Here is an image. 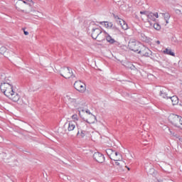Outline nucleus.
Wrapping results in <instances>:
<instances>
[{"label": "nucleus", "mask_w": 182, "mask_h": 182, "mask_svg": "<svg viewBox=\"0 0 182 182\" xmlns=\"http://www.w3.org/2000/svg\"><path fill=\"white\" fill-rule=\"evenodd\" d=\"M82 122L69 121L68 127V132H73L75 129H77V124Z\"/></svg>", "instance_id": "f3484780"}, {"label": "nucleus", "mask_w": 182, "mask_h": 182, "mask_svg": "<svg viewBox=\"0 0 182 182\" xmlns=\"http://www.w3.org/2000/svg\"><path fill=\"white\" fill-rule=\"evenodd\" d=\"M149 17V13L146 11H140L139 14H138L136 16V18H141V19L142 21H144V22H147V18Z\"/></svg>", "instance_id": "a211bd4d"}, {"label": "nucleus", "mask_w": 182, "mask_h": 182, "mask_svg": "<svg viewBox=\"0 0 182 182\" xmlns=\"http://www.w3.org/2000/svg\"><path fill=\"white\" fill-rule=\"evenodd\" d=\"M126 156H127L128 160H133V159H134V154H132V152H130L129 151H127Z\"/></svg>", "instance_id": "cd10ccee"}, {"label": "nucleus", "mask_w": 182, "mask_h": 182, "mask_svg": "<svg viewBox=\"0 0 182 182\" xmlns=\"http://www.w3.org/2000/svg\"><path fill=\"white\" fill-rule=\"evenodd\" d=\"M172 104V106H176L178 105V97L177 96L169 97L166 101V105Z\"/></svg>", "instance_id": "6ab92c4d"}, {"label": "nucleus", "mask_w": 182, "mask_h": 182, "mask_svg": "<svg viewBox=\"0 0 182 182\" xmlns=\"http://www.w3.org/2000/svg\"><path fill=\"white\" fill-rule=\"evenodd\" d=\"M168 120L173 126L175 127H178V129H181L182 130V117L176 114H171L168 116Z\"/></svg>", "instance_id": "39448f33"}, {"label": "nucleus", "mask_w": 182, "mask_h": 182, "mask_svg": "<svg viewBox=\"0 0 182 182\" xmlns=\"http://www.w3.org/2000/svg\"><path fill=\"white\" fill-rule=\"evenodd\" d=\"M128 48L130 49V50H133L134 52H139L141 49L140 43H139L137 41H129Z\"/></svg>", "instance_id": "f8f14e48"}, {"label": "nucleus", "mask_w": 182, "mask_h": 182, "mask_svg": "<svg viewBox=\"0 0 182 182\" xmlns=\"http://www.w3.org/2000/svg\"><path fill=\"white\" fill-rule=\"evenodd\" d=\"M22 30L23 31V33L26 36H28V35H29V32L25 31V28H22Z\"/></svg>", "instance_id": "72a5a7b5"}, {"label": "nucleus", "mask_w": 182, "mask_h": 182, "mask_svg": "<svg viewBox=\"0 0 182 182\" xmlns=\"http://www.w3.org/2000/svg\"><path fill=\"white\" fill-rule=\"evenodd\" d=\"M106 39H107V41L111 44L115 43V42H116V40H114V38H113L112 36H110V35H107L106 36Z\"/></svg>", "instance_id": "393cba45"}, {"label": "nucleus", "mask_w": 182, "mask_h": 182, "mask_svg": "<svg viewBox=\"0 0 182 182\" xmlns=\"http://www.w3.org/2000/svg\"><path fill=\"white\" fill-rule=\"evenodd\" d=\"M0 53L1 55H5L6 53V48L4 46L0 48Z\"/></svg>", "instance_id": "c756f323"}, {"label": "nucleus", "mask_w": 182, "mask_h": 182, "mask_svg": "<svg viewBox=\"0 0 182 182\" xmlns=\"http://www.w3.org/2000/svg\"><path fill=\"white\" fill-rule=\"evenodd\" d=\"M171 42H173V43H178V40L177 39V37L176 36H172L171 38Z\"/></svg>", "instance_id": "7c9ffc66"}, {"label": "nucleus", "mask_w": 182, "mask_h": 182, "mask_svg": "<svg viewBox=\"0 0 182 182\" xmlns=\"http://www.w3.org/2000/svg\"><path fill=\"white\" fill-rule=\"evenodd\" d=\"M92 157L97 163H105V155L100 152H95Z\"/></svg>", "instance_id": "ddd939ff"}, {"label": "nucleus", "mask_w": 182, "mask_h": 182, "mask_svg": "<svg viewBox=\"0 0 182 182\" xmlns=\"http://www.w3.org/2000/svg\"><path fill=\"white\" fill-rule=\"evenodd\" d=\"M33 1L32 0H16L15 1V9L18 12L29 15L30 14L36 18H43V14L39 10L33 9Z\"/></svg>", "instance_id": "f03ea898"}, {"label": "nucleus", "mask_w": 182, "mask_h": 182, "mask_svg": "<svg viewBox=\"0 0 182 182\" xmlns=\"http://www.w3.org/2000/svg\"><path fill=\"white\" fill-rule=\"evenodd\" d=\"M138 53L141 56H146V58L151 56V50L146 47L140 48Z\"/></svg>", "instance_id": "2eb2a0df"}, {"label": "nucleus", "mask_w": 182, "mask_h": 182, "mask_svg": "<svg viewBox=\"0 0 182 182\" xmlns=\"http://www.w3.org/2000/svg\"><path fill=\"white\" fill-rule=\"evenodd\" d=\"M105 151L107 156H109V159L114 161H117V160H121V159H123L122 154L118 151H114L112 149H106Z\"/></svg>", "instance_id": "6e6552de"}, {"label": "nucleus", "mask_w": 182, "mask_h": 182, "mask_svg": "<svg viewBox=\"0 0 182 182\" xmlns=\"http://www.w3.org/2000/svg\"><path fill=\"white\" fill-rule=\"evenodd\" d=\"M87 129V124H86V122H80V124H77V137L83 139V137L86 136Z\"/></svg>", "instance_id": "0eeeda50"}, {"label": "nucleus", "mask_w": 182, "mask_h": 182, "mask_svg": "<svg viewBox=\"0 0 182 182\" xmlns=\"http://www.w3.org/2000/svg\"><path fill=\"white\" fill-rule=\"evenodd\" d=\"M63 102L67 104L68 107L78 110L80 117L88 124H95L97 122L96 116L87 109L85 100L75 96V93L72 92L65 93L63 97Z\"/></svg>", "instance_id": "f257e3e1"}, {"label": "nucleus", "mask_w": 182, "mask_h": 182, "mask_svg": "<svg viewBox=\"0 0 182 182\" xmlns=\"http://www.w3.org/2000/svg\"><path fill=\"white\" fill-rule=\"evenodd\" d=\"M88 30L90 31L91 36L93 39H97L100 41L105 39V33L102 32L100 26L94 21L90 23Z\"/></svg>", "instance_id": "20e7f679"}, {"label": "nucleus", "mask_w": 182, "mask_h": 182, "mask_svg": "<svg viewBox=\"0 0 182 182\" xmlns=\"http://www.w3.org/2000/svg\"><path fill=\"white\" fill-rule=\"evenodd\" d=\"M149 173L153 176L154 174H156V170L153 168H150L149 170Z\"/></svg>", "instance_id": "473e14b6"}, {"label": "nucleus", "mask_w": 182, "mask_h": 182, "mask_svg": "<svg viewBox=\"0 0 182 182\" xmlns=\"http://www.w3.org/2000/svg\"><path fill=\"white\" fill-rule=\"evenodd\" d=\"M0 80H1V83H12V78L9 76H6L5 74L0 75Z\"/></svg>", "instance_id": "aec40b11"}, {"label": "nucleus", "mask_w": 182, "mask_h": 182, "mask_svg": "<svg viewBox=\"0 0 182 182\" xmlns=\"http://www.w3.org/2000/svg\"><path fill=\"white\" fill-rule=\"evenodd\" d=\"M45 68H46L47 70H49L51 73H56V72H59L58 69L59 68H56V66L54 64H52L50 63H46V65H44Z\"/></svg>", "instance_id": "dca6fc26"}, {"label": "nucleus", "mask_w": 182, "mask_h": 182, "mask_svg": "<svg viewBox=\"0 0 182 182\" xmlns=\"http://www.w3.org/2000/svg\"><path fill=\"white\" fill-rule=\"evenodd\" d=\"M160 16L164 18V20L166 21L165 26L168 23V19H170V14L168 13H161Z\"/></svg>", "instance_id": "4be33fe9"}, {"label": "nucleus", "mask_w": 182, "mask_h": 182, "mask_svg": "<svg viewBox=\"0 0 182 182\" xmlns=\"http://www.w3.org/2000/svg\"><path fill=\"white\" fill-rule=\"evenodd\" d=\"M164 53L165 55H170L171 56H175L176 55L174 54V53L171 50V49H168V48H166L164 50Z\"/></svg>", "instance_id": "b1692460"}, {"label": "nucleus", "mask_w": 182, "mask_h": 182, "mask_svg": "<svg viewBox=\"0 0 182 182\" xmlns=\"http://www.w3.org/2000/svg\"><path fill=\"white\" fill-rule=\"evenodd\" d=\"M102 23L105 26V28H107V29H110V28L113 27V23L109 21H104Z\"/></svg>", "instance_id": "a878e982"}, {"label": "nucleus", "mask_w": 182, "mask_h": 182, "mask_svg": "<svg viewBox=\"0 0 182 182\" xmlns=\"http://www.w3.org/2000/svg\"><path fill=\"white\" fill-rule=\"evenodd\" d=\"M153 25L154 29H156V31H160V29H161V27L160 26V25H159V23H154Z\"/></svg>", "instance_id": "2f4dec72"}, {"label": "nucleus", "mask_w": 182, "mask_h": 182, "mask_svg": "<svg viewBox=\"0 0 182 182\" xmlns=\"http://www.w3.org/2000/svg\"><path fill=\"white\" fill-rule=\"evenodd\" d=\"M157 45H160V41H156Z\"/></svg>", "instance_id": "4c0bfd02"}, {"label": "nucleus", "mask_w": 182, "mask_h": 182, "mask_svg": "<svg viewBox=\"0 0 182 182\" xmlns=\"http://www.w3.org/2000/svg\"><path fill=\"white\" fill-rule=\"evenodd\" d=\"M171 134H172V136H176L174 134H173V132L171 131H169Z\"/></svg>", "instance_id": "58836bf2"}, {"label": "nucleus", "mask_w": 182, "mask_h": 182, "mask_svg": "<svg viewBox=\"0 0 182 182\" xmlns=\"http://www.w3.org/2000/svg\"><path fill=\"white\" fill-rule=\"evenodd\" d=\"M155 182H163L162 180H156Z\"/></svg>", "instance_id": "e433bc0d"}, {"label": "nucleus", "mask_w": 182, "mask_h": 182, "mask_svg": "<svg viewBox=\"0 0 182 182\" xmlns=\"http://www.w3.org/2000/svg\"><path fill=\"white\" fill-rule=\"evenodd\" d=\"M124 66L128 69H130L131 70H136V67L133 65L132 63H129V62L125 63Z\"/></svg>", "instance_id": "5701e85b"}, {"label": "nucleus", "mask_w": 182, "mask_h": 182, "mask_svg": "<svg viewBox=\"0 0 182 182\" xmlns=\"http://www.w3.org/2000/svg\"><path fill=\"white\" fill-rule=\"evenodd\" d=\"M114 164L118 168V170H120L121 171H124V167L126 166V161L122 159H118L117 161H114Z\"/></svg>", "instance_id": "4468645a"}, {"label": "nucleus", "mask_w": 182, "mask_h": 182, "mask_svg": "<svg viewBox=\"0 0 182 182\" xmlns=\"http://www.w3.org/2000/svg\"><path fill=\"white\" fill-rule=\"evenodd\" d=\"M118 25H120L122 29L124 31H127L129 29V26L126 23V21L123 19H118V22L117 23Z\"/></svg>", "instance_id": "412c9836"}, {"label": "nucleus", "mask_w": 182, "mask_h": 182, "mask_svg": "<svg viewBox=\"0 0 182 182\" xmlns=\"http://www.w3.org/2000/svg\"><path fill=\"white\" fill-rule=\"evenodd\" d=\"M1 90L4 95L6 96L12 102H19L21 95L14 90L12 83H1L0 85Z\"/></svg>", "instance_id": "7ed1b4c3"}, {"label": "nucleus", "mask_w": 182, "mask_h": 182, "mask_svg": "<svg viewBox=\"0 0 182 182\" xmlns=\"http://www.w3.org/2000/svg\"><path fill=\"white\" fill-rule=\"evenodd\" d=\"M73 121L71 122H85L79 120V117H77V114H74L72 116Z\"/></svg>", "instance_id": "c85d7f7f"}, {"label": "nucleus", "mask_w": 182, "mask_h": 182, "mask_svg": "<svg viewBox=\"0 0 182 182\" xmlns=\"http://www.w3.org/2000/svg\"><path fill=\"white\" fill-rule=\"evenodd\" d=\"M111 33L114 36H117V34L120 33V30H119V28H112Z\"/></svg>", "instance_id": "bb28decb"}, {"label": "nucleus", "mask_w": 182, "mask_h": 182, "mask_svg": "<svg viewBox=\"0 0 182 182\" xmlns=\"http://www.w3.org/2000/svg\"><path fill=\"white\" fill-rule=\"evenodd\" d=\"M126 168H127V170L129 171H130V168H129L127 166H126L125 165V166H124Z\"/></svg>", "instance_id": "c9c22d12"}, {"label": "nucleus", "mask_w": 182, "mask_h": 182, "mask_svg": "<svg viewBox=\"0 0 182 182\" xmlns=\"http://www.w3.org/2000/svg\"><path fill=\"white\" fill-rule=\"evenodd\" d=\"M114 19H115L116 22L117 23V22H119L118 21L119 19H122V18H119V16H114Z\"/></svg>", "instance_id": "f704fd0d"}, {"label": "nucleus", "mask_w": 182, "mask_h": 182, "mask_svg": "<svg viewBox=\"0 0 182 182\" xmlns=\"http://www.w3.org/2000/svg\"><path fill=\"white\" fill-rule=\"evenodd\" d=\"M159 95L161 96V97L163 99V102L164 103H167V100L170 98V96H168V90L166 87H161L158 90Z\"/></svg>", "instance_id": "1a4fd4ad"}, {"label": "nucleus", "mask_w": 182, "mask_h": 182, "mask_svg": "<svg viewBox=\"0 0 182 182\" xmlns=\"http://www.w3.org/2000/svg\"><path fill=\"white\" fill-rule=\"evenodd\" d=\"M58 73H60V76L65 79H70V77H73V71L72 70V68L69 67L61 68L58 70Z\"/></svg>", "instance_id": "423d86ee"}, {"label": "nucleus", "mask_w": 182, "mask_h": 182, "mask_svg": "<svg viewBox=\"0 0 182 182\" xmlns=\"http://www.w3.org/2000/svg\"><path fill=\"white\" fill-rule=\"evenodd\" d=\"M180 171H182V166H180Z\"/></svg>", "instance_id": "ea45409f"}, {"label": "nucleus", "mask_w": 182, "mask_h": 182, "mask_svg": "<svg viewBox=\"0 0 182 182\" xmlns=\"http://www.w3.org/2000/svg\"><path fill=\"white\" fill-rule=\"evenodd\" d=\"M74 87L80 93H85L86 92V84L82 81H76L74 83Z\"/></svg>", "instance_id": "9d476101"}, {"label": "nucleus", "mask_w": 182, "mask_h": 182, "mask_svg": "<svg viewBox=\"0 0 182 182\" xmlns=\"http://www.w3.org/2000/svg\"><path fill=\"white\" fill-rule=\"evenodd\" d=\"M159 18V14L158 13H150L148 14V18L146 20V22L145 23H149L148 26H152V25L156 22V18Z\"/></svg>", "instance_id": "9b49d317"}, {"label": "nucleus", "mask_w": 182, "mask_h": 182, "mask_svg": "<svg viewBox=\"0 0 182 182\" xmlns=\"http://www.w3.org/2000/svg\"><path fill=\"white\" fill-rule=\"evenodd\" d=\"M6 56H8V54H6Z\"/></svg>", "instance_id": "a19ab883"}]
</instances>
